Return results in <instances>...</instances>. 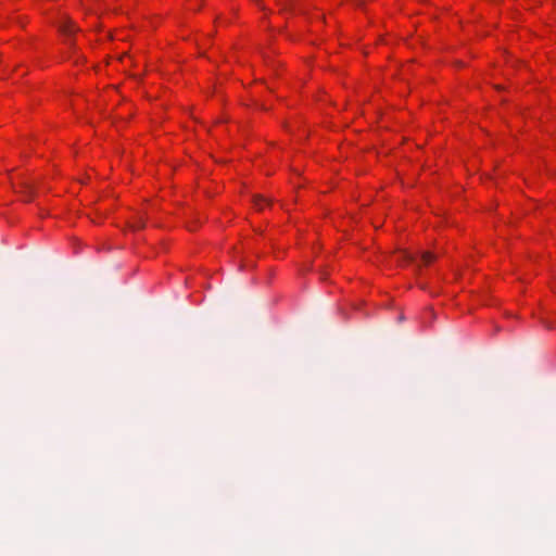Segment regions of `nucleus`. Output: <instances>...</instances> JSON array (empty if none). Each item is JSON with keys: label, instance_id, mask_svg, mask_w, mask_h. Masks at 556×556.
I'll use <instances>...</instances> for the list:
<instances>
[{"label": "nucleus", "instance_id": "1", "mask_svg": "<svg viewBox=\"0 0 556 556\" xmlns=\"http://www.w3.org/2000/svg\"><path fill=\"white\" fill-rule=\"evenodd\" d=\"M59 30L61 31V34L70 38L74 33L78 31L79 29L71 20H64L59 24ZM66 43L73 47V42L71 39H67Z\"/></svg>", "mask_w": 556, "mask_h": 556}, {"label": "nucleus", "instance_id": "2", "mask_svg": "<svg viewBox=\"0 0 556 556\" xmlns=\"http://www.w3.org/2000/svg\"><path fill=\"white\" fill-rule=\"evenodd\" d=\"M252 200H253L254 206L260 211L263 210L265 204H269L268 200L264 199L262 195H258V194L253 195Z\"/></svg>", "mask_w": 556, "mask_h": 556}, {"label": "nucleus", "instance_id": "3", "mask_svg": "<svg viewBox=\"0 0 556 556\" xmlns=\"http://www.w3.org/2000/svg\"><path fill=\"white\" fill-rule=\"evenodd\" d=\"M437 258V255L432 252L426 251L421 253V262L425 265H429Z\"/></svg>", "mask_w": 556, "mask_h": 556}, {"label": "nucleus", "instance_id": "4", "mask_svg": "<svg viewBox=\"0 0 556 556\" xmlns=\"http://www.w3.org/2000/svg\"><path fill=\"white\" fill-rule=\"evenodd\" d=\"M401 255H402V260L407 262V263H410V264H415L416 263V256L415 254L406 251V250H403L401 252Z\"/></svg>", "mask_w": 556, "mask_h": 556}, {"label": "nucleus", "instance_id": "5", "mask_svg": "<svg viewBox=\"0 0 556 556\" xmlns=\"http://www.w3.org/2000/svg\"><path fill=\"white\" fill-rule=\"evenodd\" d=\"M130 227L132 229H141V228H143L144 227V219H143V217L138 216L137 219L134 223H131Z\"/></svg>", "mask_w": 556, "mask_h": 556}]
</instances>
